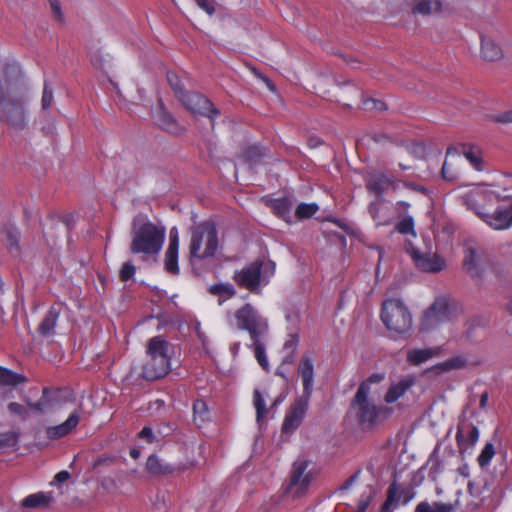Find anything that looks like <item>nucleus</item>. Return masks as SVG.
<instances>
[{"instance_id": "obj_25", "label": "nucleus", "mask_w": 512, "mask_h": 512, "mask_svg": "<svg viewBox=\"0 0 512 512\" xmlns=\"http://www.w3.org/2000/svg\"><path fill=\"white\" fill-rule=\"evenodd\" d=\"M273 213L286 222H291V210L293 201L290 197L271 199L267 202Z\"/></svg>"}, {"instance_id": "obj_22", "label": "nucleus", "mask_w": 512, "mask_h": 512, "mask_svg": "<svg viewBox=\"0 0 512 512\" xmlns=\"http://www.w3.org/2000/svg\"><path fill=\"white\" fill-rule=\"evenodd\" d=\"M485 221L494 229L503 230L512 225V199L507 207L498 208L491 215H486Z\"/></svg>"}, {"instance_id": "obj_44", "label": "nucleus", "mask_w": 512, "mask_h": 512, "mask_svg": "<svg viewBox=\"0 0 512 512\" xmlns=\"http://www.w3.org/2000/svg\"><path fill=\"white\" fill-rule=\"evenodd\" d=\"M167 81H168L170 87L172 88L176 98L177 99L181 98L184 95V93L186 92V90L184 89V86L182 85L181 80L178 77V75H176L175 73H172V72H168L167 73Z\"/></svg>"}, {"instance_id": "obj_54", "label": "nucleus", "mask_w": 512, "mask_h": 512, "mask_svg": "<svg viewBox=\"0 0 512 512\" xmlns=\"http://www.w3.org/2000/svg\"><path fill=\"white\" fill-rule=\"evenodd\" d=\"M490 119H491V121H493L495 123H501V124L512 123V110L492 115L490 117Z\"/></svg>"}, {"instance_id": "obj_10", "label": "nucleus", "mask_w": 512, "mask_h": 512, "mask_svg": "<svg viewBox=\"0 0 512 512\" xmlns=\"http://www.w3.org/2000/svg\"><path fill=\"white\" fill-rule=\"evenodd\" d=\"M178 100L191 113L206 116L212 123L220 115V111L213 105V103L199 93L186 91Z\"/></svg>"}, {"instance_id": "obj_14", "label": "nucleus", "mask_w": 512, "mask_h": 512, "mask_svg": "<svg viewBox=\"0 0 512 512\" xmlns=\"http://www.w3.org/2000/svg\"><path fill=\"white\" fill-rule=\"evenodd\" d=\"M417 382V377L413 374H408L403 376L397 381H393L390 383L385 395L384 401L386 404H393L402 397L415 386Z\"/></svg>"}, {"instance_id": "obj_57", "label": "nucleus", "mask_w": 512, "mask_h": 512, "mask_svg": "<svg viewBox=\"0 0 512 512\" xmlns=\"http://www.w3.org/2000/svg\"><path fill=\"white\" fill-rule=\"evenodd\" d=\"M51 11L57 21H63V15L61 11V4L58 0H50Z\"/></svg>"}, {"instance_id": "obj_50", "label": "nucleus", "mask_w": 512, "mask_h": 512, "mask_svg": "<svg viewBox=\"0 0 512 512\" xmlns=\"http://www.w3.org/2000/svg\"><path fill=\"white\" fill-rule=\"evenodd\" d=\"M135 272H136L135 265L132 264V262L127 261V262L123 263V265L119 271V279L122 282H126V281L130 280L135 275Z\"/></svg>"}, {"instance_id": "obj_38", "label": "nucleus", "mask_w": 512, "mask_h": 512, "mask_svg": "<svg viewBox=\"0 0 512 512\" xmlns=\"http://www.w3.org/2000/svg\"><path fill=\"white\" fill-rule=\"evenodd\" d=\"M463 155L470 162V164L478 171L482 170V157L480 150L477 147L463 146Z\"/></svg>"}, {"instance_id": "obj_7", "label": "nucleus", "mask_w": 512, "mask_h": 512, "mask_svg": "<svg viewBox=\"0 0 512 512\" xmlns=\"http://www.w3.org/2000/svg\"><path fill=\"white\" fill-rule=\"evenodd\" d=\"M274 271L275 264L273 262L254 261L241 270L236 271L233 280L239 287L256 292L263 282L264 284L267 283L265 280L266 274L273 275Z\"/></svg>"}, {"instance_id": "obj_8", "label": "nucleus", "mask_w": 512, "mask_h": 512, "mask_svg": "<svg viewBox=\"0 0 512 512\" xmlns=\"http://www.w3.org/2000/svg\"><path fill=\"white\" fill-rule=\"evenodd\" d=\"M235 318L237 327L242 330H247L251 339L261 337L267 331L268 325L266 320L261 318L249 303L235 312Z\"/></svg>"}, {"instance_id": "obj_24", "label": "nucleus", "mask_w": 512, "mask_h": 512, "mask_svg": "<svg viewBox=\"0 0 512 512\" xmlns=\"http://www.w3.org/2000/svg\"><path fill=\"white\" fill-rule=\"evenodd\" d=\"M395 179L384 173H373L368 177L367 188L371 192L381 195L390 187H395Z\"/></svg>"}, {"instance_id": "obj_40", "label": "nucleus", "mask_w": 512, "mask_h": 512, "mask_svg": "<svg viewBox=\"0 0 512 512\" xmlns=\"http://www.w3.org/2000/svg\"><path fill=\"white\" fill-rule=\"evenodd\" d=\"M255 357L264 370H268V360L265 355L264 343L260 340V337L252 338Z\"/></svg>"}, {"instance_id": "obj_52", "label": "nucleus", "mask_w": 512, "mask_h": 512, "mask_svg": "<svg viewBox=\"0 0 512 512\" xmlns=\"http://www.w3.org/2000/svg\"><path fill=\"white\" fill-rule=\"evenodd\" d=\"M384 379H385V374L384 373H373L366 380H364L360 385H365L366 386L367 394L369 395L370 391H371V384L380 383Z\"/></svg>"}, {"instance_id": "obj_63", "label": "nucleus", "mask_w": 512, "mask_h": 512, "mask_svg": "<svg viewBox=\"0 0 512 512\" xmlns=\"http://www.w3.org/2000/svg\"><path fill=\"white\" fill-rule=\"evenodd\" d=\"M442 471H443V467H442L440 461L436 460L435 462L432 463V465L430 467V474L431 475L436 477L437 474L441 473Z\"/></svg>"}, {"instance_id": "obj_37", "label": "nucleus", "mask_w": 512, "mask_h": 512, "mask_svg": "<svg viewBox=\"0 0 512 512\" xmlns=\"http://www.w3.org/2000/svg\"><path fill=\"white\" fill-rule=\"evenodd\" d=\"M178 251L179 248L168 247L165 253V269L174 275L179 273Z\"/></svg>"}, {"instance_id": "obj_34", "label": "nucleus", "mask_w": 512, "mask_h": 512, "mask_svg": "<svg viewBox=\"0 0 512 512\" xmlns=\"http://www.w3.org/2000/svg\"><path fill=\"white\" fill-rule=\"evenodd\" d=\"M253 405L256 410V421L261 426L265 420L267 408L265 400L259 389H255L253 392Z\"/></svg>"}, {"instance_id": "obj_33", "label": "nucleus", "mask_w": 512, "mask_h": 512, "mask_svg": "<svg viewBox=\"0 0 512 512\" xmlns=\"http://www.w3.org/2000/svg\"><path fill=\"white\" fill-rule=\"evenodd\" d=\"M157 120L162 129L175 132L177 130V123L175 118L163 107L160 103V109L157 112Z\"/></svg>"}, {"instance_id": "obj_43", "label": "nucleus", "mask_w": 512, "mask_h": 512, "mask_svg": "<svg viewBox=\"0 0 512 512\" xmlns=\"http://www.w3.org/2000/svg\"><path fill=\"white\" fill-rule=\"evenodd\" d=\"M396 231L403 235H416L414 229V219L412 216H406L402 220H400L396 227Z\"/></svg>"}, {"instance_id": "obj_31", "label": "nucleus", "mask_w": 512, "mask_h": 512, "mask_svg": "<svg viewBox=\"0 0 512 512\" xmlns=\"http://www.w3.org/2000/svg\"><path fill=\"white\" fill-rule=\"evenodd\" d=\"M26 382L25 376L0 366V386H17Z\"/></svg>"}, {"instance_id": "obj_11", "label": "nucleus", "mask_w": 512, "mask_h": 512, "mask_svg": "<svg viewBox=\"0 0 512 512\" xmlns=\"http://www.w3.org/2000/svg\"><path fill=\"white\" fill-rule=\"evenodd\" d=\"M485 251L476 245H467L464 249L463 268L472 279H482L487 264Z\"/></svg>"}, {"instance_id": "obj_3", "label": "nucleus", "mask_w": 512, "mask_h": 512, "mask_svg": "<svg viewBox=\"0 0 512 512\" xmlns=\"http://www.w3.org/2000/svg\"><path fill=\"white\" fill-rule=\"evenodd\" d=\"M169 342L163 336L152 337L147 344V359L141 377L148 381L160 379L170 370Z\"/></svg>"}, {"instance_id": "obj_6", "label": "nucleus", "mask_w": 512, "mask_h": 512, "mask_svg": "<svg viewBox=\"0 0 512 512\" xmlns=\"http://www.w3.org/2000/svg\"><path fill=\"white\" fill-rule=\"evenodd\" d=\"M381 320L386 328L396 334L404 335L412 328V315L400 299H388L383 302Z\"/></svg>"}, {"instance_id": "obj_60", "label": "nucleus", "mask_w": 512, "mask_h": 512, "mask_svg": "<svg viewBox=\"0 0 512 512\" xmlns=\"http://www.w3.org/2000/svg\"><path fill=\"white\" fill-rule=\"evenodd\" d=\"M91 62L93 64V66L96 67L97 69H99V70L105 69L104 60H103L102 56H100L99 54L93 55L91 58Z\"/></svg>"}, {"instance_id": "obj_19", "label": "nucleus", "mask_w": 512, "mask_h": 512, "mask_svg": "<svg viewBox=\"0 0 512 512\" xmlns=\"http://www.w3.org/2000/svg\"><path fill=\"white\" fill-rule=\"evenodd\" d=\"M460 160V153L455 147H449L446 151V159L442 165L441 175L446 181H456L460 177V169L457 161Z\"/></svg>"}, {"instance_id": "obj_36", "label": "nucleus", "mask_w": 512, "mask_h": 512, "mask_svg": "<svg viewBox=\"0 0 512 512\" xmlns=\"http://www.w3.org/2000/svg\"><path fill=\"white\" fill-rule=\"evenodd\" d=\"M208 290L210 294L218 296L222 300L229 299L236 294L235 288L230 283L214 284Z\"/></svg>"}, {"instance_id": "obj_29", "label": "nucleus", "mask_w": 512, "mask_h": 512, "mask_svg": "<svg viewBox=\"0 0 512 512\" xmlns=\"http://www.w3.org/2000/svg\"><path fill=\"white\" fill-rule=\"evenodd\" d=\"M481 53L487 61H497L502 58L501 48L490 38L482 37Z\"/></svg>"}, {"instance_id": "obj_23", "label": "nucleus", "mask_w": 512, "mask_h": 512, "mask_svg": "<svg viewBox=\"0 0 512 512\" xmlns=\"http://www.w3.org/2000/svg\"><path fill=\"white\" fill-rule=\"evenodd\" d=\"M61 313L58 305H52L40 322L37 332L41 337H50L55 334V328Z\"/></svg>"}, {"instance_id": "obj_9", "label": "nucleus", "mask_w": 512, "mask_h": 512, "mask_svg": "<svg viewBox=\"0 0 512 512\" xmlns=\"http://www.w3.org/2000/svg\"><path fill=\"white\" fill-rule=\"evenodd\" d=\"M309 461L298 459L293 463L290 481L286 492L293 497H301L306 493L312 480V473L307 471Z\"/></svg>"}, {"instance_id": "obj_16", "label": "nucleus", "mask_w": 512, "mask_h": 512, "mask_svg": "<svg viewBox=\"0 0 512 512\" xmlns=\"http://www.w3.org/2000/svg\"><path fill=\"white\" fill-rule=\"evenodd\" d=\"M412 259L416 266L425 272L437 273L444 267L443 259L436 253H421L418 250L412 252Z\"/></svg>"}, {"instance_id": "obj_27", "label": "nucleus", "mask_w": 512, "mask_h": 512, "mask_svg": "<svg viewBox=\"0 0 512 512\" xmlns=\"http://www.w3.org/2000/svg\"><path fill=\"white\" fill-rule=\"evenodd\" d=\"M369 214L377 225H389L391 222L389 209L381 201H374L369 205Z\"/></svg>"}, {"instance_id": "obj_32", "label": "nucleus", "mask_w": 512, "mask_h": 512, "mask_svg": "<svg viewBox=\"0 0 512 512\" xmlns=\"http://www.w3.org/2000/svg\"><path fill=\"white\" fill-rule=\"evenodd\" d=\"M434 355H436V351L431 348L413 349L408 351L407 360L413 365H420L431 359Z\"/></svg>"}, {"instance_id": "obj_21", "label": "nucleus", "mask_w": 512, "mask_h": 512, "mask_svg": "<svg viewBox=\"0 0 512 512\" xmlns=\"http://www.w3.org/2000/svg\"><path fill=\"white\" fill-rule=\"evenodd\" d=\"M453 8L443 0H418L412 8L414 14L431 15L451 12Z\"/></svg>"}, {"instance_id": "obj_45", "label": "nucleus", "mask_w": 512, "mask_h": 512, "mask_svg": "<svg viewBox=\"0 0 512 512\" xmlns=\"http://www.w3.org/2000/svg\"><path fill=\"white\" fill-rule=\"evenodd\" d=\"M494 455V445L492 443H486L477 459L479 466L481 468L486 467L490 463Z\"/></svg>"}, {"instance_id": "obj_62", "label": "nucleus", "mask_w": 512, "mask_h": 512, "mask_svg": "<svg viewBox=\"0 0 512 512\" xmlns=\"http://www.w3.org/2000/svg\"><path fill=\"white\" fill-rule=\"evenodd\" d=\"M69 478H70V473L66 470H63V471L58 472L55 475L54 481L58 482V483H63L65 481H67Z\"/></svg>"}, {"instance_id": "obj_17", "label": "nucleus", "mask_w": 512, "mask_h": 512, "mask_svg": "<svg viewBox=\"0 0 512 512\" xmlns=\"http://www.w3.org/2000/svg\"><path fill=\"white\" fill-rule=\"evenodd\" d=\"M298 373L303 384V393L301 396L310 399L314 384V365L312 359L307 354H303L301 357Z\"/></svg>"}, {"instance_id": "obj_1", "label": "nucleus", "mask_w": 512, "mask_h": 512, "mask_svg": "<svg viewBox=\"0 0 512 512\" xmlns=\"http://www.w3.org/2000/svg\"><path fill=\"white\" fill-rule=\"evenodd\" d=\"M27 102L28 89L20 68L15 64H7L0 78V120L12 129L24 130L28 126Z\"/></svg>"}, {"instance_id": "obj_15", "label": "nucleus", "mask_w": 512, "mask_h": 512, "mask_svg": "<svg viewBox=\"0 0 512 512\" xmlns=\"http://www.w3.org/2000/svg\"><path fill=\"white\" fill-rule=\"evenodd\" d=\"M415 494L412 486H401L394 481L387 490V498L383 504V509H389L392 505H396L400 501H402L403 504H407L415 497Z\"/></svg>"}, {"instance_id": "obj_58", "label": "nucleus", "mask_w": 512, "mask_h": 512, "mask_svg": "<svg viewBox=\"0 0 512 512\" xmlns=\"http://www.w3.org/2000/svg\"><path fill=\"white\" fill-rule=\"evenodd\" d=\"M197 5L203 11H205L208 15H213L215 13L214 5L208 0H196Z\"/></svg>"}, {"instance_id": "obj_13", "label": "nucleus", "mask_w": 512, "mask_h": 512, "mask_svg": "<svg viewBox=\"0 0 512 512\" xmlns=\"http://www.w3.org/2000/svg\"><path fill=\"white\" fill-rule=\"evenodd\" d=\"M450 318V308L445 298H438L425 312L422 327L425 330L432 329L440 323L448 321Z\"/></svg>"}, {"instance_id": "obj_12", "label": "nucleus", "mask_w": 512, "mask_h": 512, "mask_svg": "<svg viewBox=\"0 0 512 512\" xmlns=\"http://www.w3.org/2000/svg\"><path fill=\"white\" fill-rule=\"evenodd\" d=\"M309 398L300 396L291 405L282 424V433H293L302 423L309 405Z\"/></svg>"}, {"instance_id": "obj_53", "label": "nucleus", "mask_w": 512, "mask_h": 512, "mask_svg": "<svg viewBox=\"0 0 512 512\" xmlns=\"http://www.w3.org/2000/svg\"><path fill=\"white\" fill-rule=\"evenodd\" d=\"M299 343V335L297 333H291L288 335L283 348L290 350L291 354H294Z\"/></svg>"}, {"instance_id": "obj_39", "label": "nucleus", "mask_w": 512, "mask_h": 512, "mask_svg": "<svg viewBox=\"0 0 512 512\" xmlns=\"http://www.w3.org/2000/svg\"><path fill=\"white\" fill-rule=\"evenodd\" d=\"M8 249L12 254L18 255L20 252L19 240L20 233L14 227H9L6 230Z\"/></svg>"}, {"instance_id": "obj_64", "label": "nucleus", "mask_w": 512, "mask_h": 512, "mask_svg": "<svg viewBox=\"0 0 512 512\" xmlns=\"http://www.w3.org/2000/svg\"><path fill=\"white\" fill-rule=\"evenodd\" d=\"M403 184H404V186L406 188H409L411 190L422 192V193H426L427 192L426 188L423 187V186L416 185V184L411 183V182H404Z\"/></svg>"}, {"instance_id": "obj_20", "label": "nucleus", "mask_w": 512, "mask_h": 512, "mask_svg": "<svg viewBox=\"0 0 512 512\" xmlns=\"http://www.w3.org/2000/svg\"><path fill=\"white\" fill-rule=\"evenodd\" d=\"M81 419V412L73 411L67 420L60 425L48 427L46 430L49 439H59L70 434L78 425Z\"/></svg>"}, {"instance_id": "obj_41", "label": "nucleus", "mask_w": 512, "mask_h": 512, "mask_svg": "<svg viewBox=\"0 0 512 512\" xmlns=\"http://www.w3.org/2000/svg\"><path fill=\"white\" fill-rule=\"evenodd\" d=\"M318 209L319 207L316 203H301L295 210V216L300 220L308 219L312 217Z\"/></svg>"}, {"instance_id": "obj_48", "label": "nucleus", "mask_w": 512, "mask_h": 512, "mask_svg": "<svg viewBox=\"0 0 512 512\" xmlns=\"http://www.w3.org/2000/svg\"><path fill=\"white\" fill-rule=\"evenodd\" d=\"M19 433L16 431H7L0 433V448L13 447L17 444Z\"/></svg>"}, {"instance_id": "obj_28", "label": "nucleus", "mask_w": 512, "mask_h": 512, "mask_svg": "<svg viewBox=\"0 0 512 512\" xmlns=\"http://www.w3.org/2000/svg\"><path fill=\"white\" fill-rule=\"evenodd\" d=\"M414 512H455V505L440 501H421L416 505Z\"/></svg>"}, {"instance_id": "obj_4", "label": "nucleus", "mask_w": 512, "mask_h": 512, "mask_svg": "<svg viewBox=\"0 0 512 512\" xmlns=\"http://www.w3.org/2000/svg\"><path fill=\"white\" fill-rule=\"evenodd\" d=\"M132 228L130 250L133 254L154 255L160 252L166 233L164 226H158L150 221L138 225V219L135 218Z\"/></svg>"}, {"instance_id": "obj_42", "label": "nucleus", "mask_w": 512, "mask_h": 512, "mask_svg": "<svg viewBox=\"0 0 512 512\" xmlns=\"http://www.w3.org/2000/svg\"><path fill=\"white\" fill-rule=\"evenodd\" d=\"M194 421L203 423L208 418V406L204 400H196L193 403Z\"/></svg>"}, {"instance_id": "obj_35", "label": "nucleus", "mask_w": 512, "mask_h": 512, "mask_svg": "<svg viewBox=\"0 0 512 512\" xmlns=\"http://www.w3.org/2000/svg\"><path fill=\"white\" fill-rule=\"evenodd\" d=\"M265 155V149H262L258 145H251L245 148L242 156L250 166H253L257 164Z\"/></svg>"}, {"instance_id": "obj_5", "label": "nucleus", "mask_w": 512, "mask_h": 512, "mask_svg": "<svg viewBox=\"0 0 512 512\" xmlns=\"http://www.w3.org/2000/svg\"><path fill=\"white\" fill-rule=\"evenodd\" d=\"M366 389L365 385H359L351 402V410L359 425L364 429H370L386 420L391 414V409L382 405H376L369 398Z\"/></svg>"}, {"instance_id": "obj_26", "label": "nucleus", "mask_w": 512, "mask_h": 512, "mask_svg": "<svg viewBox=\"0 0 512 512\" xmlns=\"http://www.w3.org/2000/svg\"><path fill=\"white\" fill-rule=\"evenodd\" d=\"M54 501L52 492H37L22 500V506L28 509L47 508Z\"/></svg>"}, {"instance_id": "obj_2", "label": "nucleus", "mask_w": 512, "mask_h": 512, "mask_svg": "<svg viewBox=\"0 0 512 512\" xmlns=\"http://www.w3.org/2000/svg\"><path fill=\"white\" fill-rule=\"evenodd\" d=\"M188 245L189 260L201 261L214 257L219 241L218 230L213 221H203L190 227Z\"/></svg>"}, {"instance_id": "obj_47", "label": "nucleus", "mask_w": 512, "mask_h": 512, "mask_svg": "<svg viewBox=\"0 0 512 512\" xmlns=\"http://www.w3.org/2000/svg\"><path fill=\"white\" fill-rule=\"evenodd\" d=\"M465 365L466 360L461 356H457L441 363L437 366V368L441 369L442 371H449L452 369L463 368Z\"/></svg>"}, {"instance_id": "obj_59", "label": "nucleus", "mask_w": 512, "mask_h": 512, "mask_svg": "<svg viewBox=\"0 0 512 512\" xmlns=\"http://www.w3.org/2000/svg\"><path fill=\"white\" fill-rule=\"evenodd\" d=\"M168 247L179 248V235L176 227L170 230Z\"/></svg>"}, {"instance_id": "obj_56", "label": "nucleus", "mask_w": 512, "mask_h": 512, "mask_svg": "<svg viewBox=\"0 0 512 512\" xmlns=\"http://www.w3.org/2000/svg\"><path fill=\"white\" fill-rule=\"evenodd\" d=\"M363 104L366 109H375V110H379V111L386 109V105L383 101L372 99V98L365 100L363 102Z\"/></svg>"}, {"instance_id": "obj_46", "label": "nucleus", "mask_w": 512, "mask_h": 512, "mask_svg": "<svg viewBox=\"0 0 512 512\" xmlns=\"http://www.w3.org/2000/svg\"><path fill=\"white\" fill-rule=\"evenodd\" d=\"M28 405L32 410L36 412L43 413L44 411H46L50 407V401L48 399V389L44 388L43 394L40 397V399L35 403L29 402Z\"/></svg>"}, {"instance_id": "obj_61", "label": "nucleus", "mask_w": 512, "mask_h": 512, "mask_svg": "<svg viewBox=\"0 0 512 512\" xmlns=\"http://www.w3.org/2000/svg\"><path fill=\"white\" fill-rule=\"evenodd\" d=\"M370 503V496H364L362 495L358 502V509H360V512H366L367 507Z\"/></svg>"}, {"instance_id": "obj_30", "label": "nucleus", "mask_w": 512, "mask_h": 512, "mask_svg": "<svg viewBox=\"0 0 512 512\" xmlns=\"http://www.w3.org/2000/svg\"><path fill=\"white\" fill-rule=\"evenodd\" d=\"M146 469L152 475H168L173 473L174 468L163 462L156 455H150L146 462Z\"/></svg>"}, {"instance_id": "obj_18", "label": "nucleus", "mask_w": 512, "mask_h": 512, "mask_svg": "<svg viewBox=\"0 0 512 512\" xmlns=\"http://www.w3.org/2000/svg\"><path fill=\"white\" fill-rule=\"evenodd\" d=\"M479 439V430L476 426L470 424L458 427L456 441L461 454L471 450Z\"/></svg>"}, {"instance_id": "obj_55", "label": "nucleus", "mask_w": 512, "mask_h": 512, "mask_svg": "<svg viewBox=\"0 0 512 512\" xmlns=\"http://www.w3.org/2000/svg\"><path fill=\"white\" fill-rule=\"evenodd\" d=\"M138 437L147 443H154L157 441L152 428L148 426L142 428V430L138 433Z\"/></svg>"}, {"instance_id": "obj_51", "label": "nucleus", "mask_w": 512, "mask_h": 512, "mask_svg": "<svg viewBox=\"0 0 512 512\" xmlns=\"http://www.w3.org/2000/svg\"><path fill=\"white\" fill-rule=\"evenodd\" d=\"M8 410L19 417L22 418V420H26L29 416L28 410L25 406L17 403V402H11L8 404Z\"/></svg>"}, {"instance_id": "obj_49", "label": "nucleus", "mask_w": 512, "mask_h": 512, "mask_svg": "<svg viewBox=\"0 0 512 512\" xmlns=\"http://www.w3.org/2000/svg\"><path fill=\"white\" fill-rule=\"evenodd\" d=\"M53 103V90L47 81L44 82L41 106L43 110L49 109Z\"/></svg>"}]
</instances>
